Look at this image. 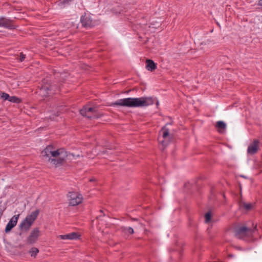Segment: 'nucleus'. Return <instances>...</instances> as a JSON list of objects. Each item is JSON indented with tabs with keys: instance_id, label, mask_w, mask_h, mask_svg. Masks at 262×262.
I'll return each mask as SVG.
<instances>
[{
	"instance_id": "18",
	"label": "nucleus",
	"mask_w": 262,
	"mask_h": 262,
	"mask_svg": "<svg viewBox=\"0 0 262 262\" xmlns=\"http://www.w3.org/2000/svg\"><path fill=\"white\" fill-rule=\"evenodd\" d=\"M146 68L148 71L152 72L157 69V64L151 59H146Z\"/></svg>"
},
{
	"instance_id": "31",
	"label": "nucleus",
	"mask_w": 262,
	"mask_h": 262,
	"mask_svg": "<svg viewBox=\"0 0 262 262\" xmlns=\"http://www.w3.org/2000/svg\"><path fill=\"white\" fill-rule=\"evenodd\" d=\"M99 212L101 213V215H99V216H98L97 217V219H98L101 216H104L105 215V214H104V212H103V210H99Z\"/></svg>"
},
{
	"instance_id": "2",
	"label": "nucleus",
	"mask_w": 262,
	"mask_h": 262,
	"mask_svg": "<svg viewBox=\"0 0 262 262\" xmlns=\"http://www.w3.org/2000/svg\"><path fill=\"white\" fill-rule=\"evenodd\" d=\"M59 92L60 88L56 84H53L48 79H44L38 86L36 93L41 97H47Z\"/></svg>"
},
{
	"instance_id": "28",
	"label": "nucleus",
	"mask_w": 262,
	"mask_h": 262,
	"mask_svg": "<svg viewBox=\"0 0 262 262\" xmlns=\"http://www.w3.org/2000/svg\"><path fill=\"white\" fill-rule=\"evenodd\" d=\"M25 56H26L25 54H24L23 53H20V56H19V61L21 62L24 61L25 58Z\"/></svg>"
},
{
	"instance_id": "4",
	"label": "nucleus",
	"mask_w": 262,
	"mask_h": 262,
	"mask_svg": "<svg viewBox=\"0 0 262 262\" xmlns=\"http://www.w3.org/2000/svg\"><path fill=\"white\" fill-rule=\"evenodd\" d=\"M80 114L83 117L89 119H98L101 117L103 114L98 112V106L89 107L84 105L80 110Z\"/></svg>"
},
{
	"instance_id": "17",
	"label": "nucleus",
	"mask_w": 262,
	"mask_h": 262,
	"mask_svg": "<svg viewBox=\"0 0 262 262\" xmlns=\"http://www.w3.org/2000/svg\"><path fill=\"white\" fill-rule=\"evenodd\" d=\"M39 213V210L36 209L35 211L32 212L30 214L28 215L25 219L33 224L34 221L37 219Z\"/></svg>"
},
{
	"instance_id": "10",
	"label": "nucleus",
	"mask_w": 262,
	"mask_h": 262,
	"mask_svg": "<svg viewBox=\"0 0 262 262\" xmlns=\"http://www.w3.org/2000/svg\"><path fill=\"white\" fill-rule=\"evenodd\" d=\"M168 123H167L165 126L162 127L161 128V130L160 131L161 132H162V138L163 140H161L160 138H159V142L161 143L162 146L163 147V149L167 145L169 140V129L166 128V126L168 125Z\"/></svg>"
},
{
	"instance_id": "6",
	"label": "nucleus",
	"mask_w": 262,
	"mask_h": 262,
	"mask_svg": "<svg viewBox=\"0 0 262 262\" xmlns=\"http://www.w3.org/2000/svg\"><path fill=\"white\" fill-rule=\"evenodd\" d=\"M82 26L85 28H91L98 24V21L92 18L90 14L84 13L80 18Z\"/></svg>"
},
{
	"instance_id": "12",
	"label": "nucleus",
	"mask_w": 262,
	"mask_h": 262,
	"mask_svg": "<svg viewBox=\"0 0 262 262\" xmlns=\"http://www.w3.org/2000/svg\"><path fill=\"white\" fill-rule=\"evenodd\" d=\"M33 224L25 219L19 225V229L21 231V232L19 234L21 235V233L28 232L31 228Z\"/></svg>"
},
{
	"instance_id": "35",
	"label": "nucleus",
	"mask_w": 262,
	"mask_h": 262,
	"mask_svg": "<svg viewBox=\"0 0 262 262\" xmlns=\"http://www.w3.org/2000/svg\"><path fill=\"white\" fill-rule=\"evenodd\" d=\"M259 5L260 6H262V0H259V3H258Z\"/></svg>"
},
{
	"instance_id": "19",
	"label": "nucleus",
	"mask_w": 262,
	"mask_h": 262,
	"mask_svg": "<svg viewBox=\"0 0 262 262\" xmlns=\"http://www.w3.org/2000/svg\"><path fill=\"white\" fill-rule=\"evenodd\" d=\"M82 196L81 194L78 195L76 198L73 199L69 200V205L72 206H75L81 203L82 202Z\"/></svg>"
},
{
	"instance_id": "21",
	"label": "nucleus",
	"mask_w": 262,
	"mask_h": 262,
	"mask_svg": "<svg viewBox=\"0 0 262 262\" xmlns=\"http://www.w3.org/2000/svg\"><path fill=\"white\" fill-rule=\"evenodd\" d=\"M240 207L244 208L246 210L249 211L253 208V205L251 203L247 204L245 202H241L240 203Z\"/></svg>"
},
{
	"instance_id": "13",
	"label": "nucleus",
	"mask_w": 262,
	"mask_h": 262,
	"mask_svg": "<svg viewBox=\"0 0 262 262\" xmlns=\"http://www.w3.org/2000/svg\"><path fill=\"white\" fill-rule=\"evenodd\" d=\"M259 141L258 140H254L252 143L250 144L247 149V152L249 154L253 155L257 152L258 149Z\"/></svg>"
},
{
	"instance_id": "9",
	"label": "nucleus",
	"mask_w": 262,
	"mask_h": 262,
	"mask_svg": "<svg viewBox=\"0 0 262 262\" xmlns=\"http://www.w3.org/2000/svg\"><path fill=\"white\" fill-rule=\"evenodd\" d=\"M40 235V231L38 227L34 228L27 237L26 242L29 245H33L36 242Z\"/></svg>"
},
{
	"instance_id": "25",
	"label": "nucleus",
	"mask_w": 262,
	"mask_h": 262,
	"mask_svg": "<svg viewBox=\"0 0 262 262\" xmlns=\"http://www.w3.org/2000/svg\"><path fill=\"white\" fill-rule=\"evenodd\" d=\"M80 194L75 192H70L68 194V197L70 198V199H73L76 198Z\"/></svg>"
},
{
	"instance_id": "39",
	"label": "nucleus",
	"mask_w": 262,
	"mask_h": 262,
	"mask_svg": "<svg viewBox=\"0 0 262 262\" xmlns=\"http://www.w3.org/2000/svg\"><path fill=\"white\" fill-rule=\"evenodd\" d=\"M50 119H54V117H50Z\"/></svg>"
},
{
	"instance_id": "24",
	"label": "nucleus",
	"mask_w": 262,
	"mask_h": 262,
	"mask_svg": "<svg viewBox=\"0 0 262 262\" xmlns=\"http://www.w3.org/2000/svg\"><path fill=\"white\" fill-rule=\"evenodd\" d=\"M9 101L13 103H19L20 102V99L16 96H10Z\"/></svg>"
},
{
	"instance_id": "1",
	"label": "nucleus",
	"mask_w": 262,
	"mask_h": 262,
	"mask_svg": "<svg viewBox=\"0 0 262 262\" xmlns=\"http://www.w3.org/2000/svg\"><path fill=\"white\" fill-rule=\"evenodd\" d=\"M154 99L151 97L140 98H127L120 99L110 104L112 106H122L127 107H140L152 104Z\"/></svg>"
},
{
	"instance_id": "32",
	"label": "nucleus",
	"mask_w": 262,
	"mask_h": 262,
	"mask_svg": "<svg viewBox=\"0 0 262 262\" xmlns=\"http://www.w3.org/2000/svg\"><path fill=\"white\" fill-rule=\"evenodd\" d=\"M16 247L18 248L19 249H22L24 247V245L23 244H19L18 246H16Z\"/></svg>"
},
{
	"instance_id": "40",
	"label": "nucleus",
	"mask_w": 262,
	"mask_h": 262,
	"mask_svg": "<svg viewBox=\"0 0 262 262\" xmlns=\"http://www.w3.org/2000/svg\"><path fill=\"white\" fill-rule=\"evenodd\" d=\"M217 25L220 26V25L218 22L216 23Z\"/></svg>"
},
{
	"instance_id": "37",
	"label": "nucleus",
	"mask_w": 262,
	"mask_h": 262,
	"mask_svg": "<svg viewBox=\"0 0 262 262\" xmlns=\"http://www.w3.org/2000/svg\"><path fill=\"white\" fill-rule=\"evenodd\" d=\"M212 189H213V188H212H212H211V189H210V191H211V192H212Z\"/></svg>"
},
{
	"instance_id": "34",
	"label": "nucleus",
	"mask_w": 262,
	"mask_h": 262,
	"mask_svg": "<svg viewBox=\"0 0 262 262\" xmlns=\"http://www.w3.org/2000/svg\"><path fill=\"white\" fill-rule=\"evenodd\" d=\"M60 114V113L59 112H57L56 114H55L54 116L55 117L58 116Z\"/></svg>"
},
{
	"instance_id": "29",
	"label": "nucleus",
	"mask_w": 262,
	"mask_h": 262,
	"mask_svg": "<svg viewBox=\"0 0 262 262\" xmlns=\"http://www.w3.org/2000/svg\"><path fill=\"white\" fill-rule=\"evenodd\" d=\"M73 0H63L61 3L63 5L69 4L70 2Z\"/></svg>"
},
{
	"instance_id": "23",
	"label": "nucleus",
	"mask_w": 262,
	"mask_h": 262,
	"mask_svg": "<svg viewBox=\"0 0 262 262\" xmlns=\"http://www.w3.org/2000/svg\"><path fill=\"white\" fill-rule=\"evenodd\" d=\"M122 231L126 233V232H128L130 234H133L134 233V229L132 227H122Z\"/></svg>"
},
{
	"instance_id": "27",
	"label": "nucleus",
	"mask_w": 262,
	"mask_h": 262,
	"mask_svg": "<svg viewBox=\"0 0 262 262\" xmlns=\"http://www.w3.org/2000/svg\"><path fill=\"white\" fill-rule=\"evenodd\" d=\"M206 232L207 233V234L209 236L210 238L211 239L212 237V225H210V227H208V228H207V229L206 230Z\"/></svg>"
},
{
	"instance_id": "38",
	"label": "nucleus",
	"mask_w": 262,
	"mask_h": 262,
	"mask_svg": "<svg viewBox=\"0 0 262 262\" xmlns=\"http://www.w3.org/2000/svg\"><path fill=\"white\" fill-rule=\"evenodd\" d=\"M229 256L230 257H233V255H232V254H230V255H229Z\"/></svg>"
},
{
	"instance_id": "7",
	"label": "nucleus",
	"mask_w": 262,
	"mask_h": 262,
	"mask_svg": "<svg viewBox=\"0 0 262 262\" xmlns=\"http://www.w3.org/2000/svg\"><path fill=\"white\" fill-rule=\"evenodd\" d=\"M18 26L16 25L14 20L8 19L4 17H0V27H3L10 30L17 28Z\"/></svg>"
},
{
	"instance_id": "15",
	"label": "nucleus",
	"mask_w": 262,
	"mask_h": 262,
	"mask_svg": "<svg viewBox=\"0 0 262 262\" xmlns=\"http://www.w3.org/2000/svg\"><path fill=\"white\" fill-rule=\"evenodd\" d=\"M215 127L220 134H224L226 129V124L223 121L216 122Z\"/></svg>"
},
{
	"instance_id": "30",
	"label": "nucleus",
	"mask_w": 262,
	"mask_h": 262,
	"mask_svg": "<svg viewBox=\"0 0 262 262\" xmlns=\"http://www.w3.org/2000/svg\"><path fill=\"white\" fill-rule=\"evenodd\" d=\"M12 252H13V254L15 255H21L22 254L21 252H19V251H18L16 250L13 251Z\"/></svg>"
},
{
	"instance_id": "11",
	"label": "nucleus",
	"mask_w": 262,
	"mask_h": 262,
	"mask_svg": "<svg viewBox=\"0 0 262 262\" xmlns=\"http://www.w3.org/2000/svg\"><path fill=\"white\" fill-rule=\"evenodd\" d=\"M19 216V214L14 215L9 221L5 229L6 233H9L12 229L16 225L17 221Z\"/></svg>"
},
{
	"instance_id": "41",
	"label": "nucleus",
	"mask_w": 262,
	"mask_h": 262,
	"mask_svg": "<svg viewBox=\"0 0 262 262\" xmlns=\"http://www.w3.org/2000/svg\"><path fill=\"white\" fill-rule=\"evenodd\" d=\"M214 262H215V261H214Z\"/></svg>"
},
{
	"instance_id": "5",
	"label": "nucleus",
	"mask_w": 262,
	"mask_h": 262,
	"mask_svg": "<svg viewBox=\"0 0 262 262\" xmlns=\"http://www.w3.org/2000/svg\"><path fill=\"white\" fill-rule=\"evenodd\" d=\"M256 229V226L252 229L251 228H248L246 226L238 225L235 227L233 230L235 236L238 238H242L246 236L252 235Z\"/></svg>"
},
{
	"instance_id": "36",
	"label": "nucleus",
	"mask_w": 262,
	"mask_h": 262,
	"mask_svg": "<svg viewBox=\"0 0 262 262\" xmlns=\"http://www.w3.org/2000/svg\"><path fill=\"white\" fill-rule=\"evenodd\" d=\"M156 104H157V105H159V102L158 101L157 102Z\"/></svg>"
},
{
	"instance_id": "16",
	"label": "nucleus",
	"mask_w": 262,
	"mask_h": 262,
	"mask_svg": "<svg viewBox=\"0 0 262 262\" xmlns=\"http://www.w3.org/2000/svg\"><path fill=\"white\" fill-rule=\"evenodd\" d=\"M200 180L199 179L197 180L196 181H194V182L190 183L187 182L184 185V187L186 188L189 189H196L198 191L199 190V185H200Z\"/></svg>"
},
{
	"instance_id": "26",
	"label": "nucleus",
	"mask_w": 262,
	"mask_h": 262,
	"mask_svg": "<svg viewBox=\"0 0 262 262\" xmlns=\"http://www.w3.org/2000/svg\"><path fill=\"white\" fill-rule=\"evenodd\" d=\"M1 98H3L4 100H8L9 98H10V96L9 94L6 93H2V94L1 95Z\"/></svg>"
},
{
	"instance_id": "20",
	"label": "nucleus",
	"mask_w": 262,
	"mask_h": 262,
	"mask_svg": "<svg viewBox=\"0 0 262 262\" xmlns=\"http://www.w3.org/2000/svg\"><path fill=\"white\" fill-rule=\"evenodd\" d=\"M205 218V223L206 224H208L211 222L212 219V212L211 210H209L207 212H206L204 215Z\"/></svg>"
},
{
	"instance_id": "33",
	"label": "nucleus",
	"mask_w": 262,
	"mask_h": 262,
	"mask_svg": "<svg viewBox=\"0 0 262 262\" xmlns=\"http://www.w3.org/2000/svg\"><path fill=\"white\" fill-rule=\"evenodd\" d=\"M95 181V178H91L89 180L90 182H94Z\"/></svg>"
},
{
	"instance_id": "14",
	"label": "nucleus",
	"mask_w": 262,
	"mask_h": 262,
	"mask_svg": "<svg viewBox=\"0 0 262 262\" xmlns=\"http://www.w3.org/2000/svg\"><path fill=\"white\" fill-rule=\"evenodd\" d=\"M80 236L78 232H71L67 234L60 235L59 237L62 239H79Z\"/></svg>"
},
{
	"instance_id": "3",
	"label": "nucleus",
	"mask_w": 262,
	"mask_h": 262,
	"mask_svg": "<svg viewBox=\"0 0 262 262\" xmlns=\"http://www.w3.org/2000/svg\"><path fill=\"white\" fill-rule=\"evenodd\" d=\"M58 151L59 154L56 157L49 158L48 159V161L52 163L55 168L67 165V158L70 155L64 148H59Z\"/></svg>"
},
{
	"instance_id": "8",
	"label": "nucleus",
	"mask_w": 262,
	"mask_h": 262,
	"mask_svg": "<svg viewBox=\"0 0 262 262\" xmlns=\"http://www.w3.org/2000/svg\"><path fill=\"white\" fill-rule=\"evenodd\" d=\"M54 146L52 145H49L46 147L41 152L42 156L48 159L49 158L56 157L59 154L58 149L54 150Z\"/></svg>"
},
{
	"instance_id": "22",
	"label": "nucleus",
	"mask_w": 262,
	"mask_h": 262,
	"mask_svg": "<svg viewBox=\"0 0 262 262\" xmlns=\"http://www.w3.org/2000/svg\"><path fill=\"white\" fill-rule=\"evenodd\" d=\"M39 252V250L38 248L36 247H32L31 248L29 251H28V253L30 254L31 257H36L37 254Z\"/></svg>"
}]
</instances>
